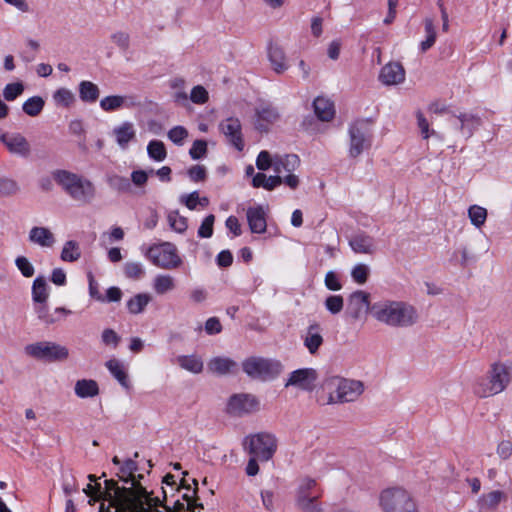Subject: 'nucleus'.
<instances>
[{"instance_id": "obj_19", "label": "nucleus", "mask_w": 512, "mask_h": 512, "mask_svg": "<svg viewBox=\"0 0 512 512\" xmlns=\"http://www.w3.org/2000/svg\"><path fill=\"white\" fill-rule=\"evenodd\" d=\"M450 123L461 132L465 139H469L480 126L481 120L472 113H460L459 115H452Z\"/></svg>"}, {"instance_id": "obj_56", "label": "nucleus", "mask_w": 512, "mask_h": 512, "mask_svg": "<svg viewBox=\"0 0 512 512\" xmlns=\"http://www.w3.org/2000/svg\"><path fill=\"white\" fill-rule=\"evenodd\" d=\"M207 153V143L204 140L194 141L192 147L189 150V154L192 159L198 160L203 158Z\"/></svg>"}, {"instance_id": "obj_7", "label": "nucleus", "mask_w": 512, "mask_h": 512, "mask_svg": "<svg viewBox=\"0 0 512 512\" xmlns=\"http://www.w3.org/2000/svg\"><path fill=\"white\" fill-rule=\"evenodd\" d=\"M145 255L153 265L161 269L174 270L182 265L176 246L170 242L151 246Z\"/></svg>"}, {"instance_id": "obj_49", "label": "nucleus", "mask_w": 512, "mask_h": 512, "mask_svg": "<svg viewBox=\"0 0 512 512\" xmlns=\"http://www.w3.org/2000/svg\"><path fill=\"white\" fill-rule=\"evenodd\" d=\"M53 99L56 104L68 107L75 101V96L69 89L61 88L54 93Z\"/></svg>"}, {"instance_id": "obj_59", "label": "nucleus", "mask_w": 512, "mask_h": 512, "mask_svg": "<svg viewBox=\"0 0 512 512\" xmlns=\"http://www.w3.org/2000/svg\"><path fill=\"white\" fill-rule=\"evenodd\" d=\"M112 42L122 50H127L130 44L129 34L123 31L115 32L111 35Z\"/></svg>"}, {"instance_id": "obj_4", "label": "nucleus", "mask_w": 512, "mask_h": 512, "mask_svg": "<svg viewBox=\"0 0 512 512\" xmlns=\"http://www.w3.org/2000/svg\"><path fill=\"white\" fill-rule=\"evenodd\" d=\"M378 501L382 512H418L412 495L402 487L382 490Z\"/></svg>"}, {"instance_id": "obj_5", "label": "nucleus", "mask_w": 512, "mask_h": 512, "mask_svg": "<svg viewBox=\"0 0 512 512\" xmlns=\"http://www.w3.org/2000/svg\"><path fill=\"white\" fill-rule=\"evenodd\" d=\"M243 371L252 379L270 381L283 371L280 361L262 357H250L242 362Z\"/></svg>"}, {"instance_id": "obj_53", "label": "nucleus", "mask_w": 512, "mask_h": 512, "mask_svg": "<svg viewBox=\"0 0 512 512\" xmlns=\"http://www.w3.org/2000/svg\"><path fill=\"white\" fill-rule=\"evenodd\" d=\"M214 221L215 216L213 214L205 217L198 229V236L201 238H210L213 234Z\"/></svg>"}, {"instance_id": "obj_33", "label": "nucleus", "mask_w": 512, "mask_h": 512, "mask_svg": "<svg viewBox=\"0 0 512 512\" xmlns=\"http://www.w3.org/2000/svg\"><path fill=\"white\" fill-rule=\"evenodd\" d=\"M314 112L321 121H330L335 115L333 103L324 97H317L313 102Z\"/></svg>"}, {"instance_id": "obj_32", "label": "nucleus", "mask_w": 512, "mask_h": 512, "mask_svg": "<svg viewBox=\"0 0 512 512\" xmlns=\"http://www.w3.org/2000/svg\"><path fill=\"white\" fill-rule=\"evenodd\" d=\"M74 392L81 399L93 398L99 394V386L93 379H80L75 383Z\"/></svg>"}, {"instance_id": "obj_47", "label": "nucleus", "mask_w": 512, "mask_h": 512, "mask_svg": "<svg viewBox=\"0 0 512 512\" xmlns=\"http://www.w3.org/2000/svg\"><path fill=\"white\" fill-rule=\"evenodd\" d=\"M169 226L178 233H183L187 229V219L179 214L178 211H170L167 215Z\"/></svg>"}, {"instance_id": "obj_2", "label": "nucleus", "mask_w": 512, "mask_h": 512, "mask_svg": "<svg viewBox=\"0 0 512 512\" xmlns=\"http://www.w3.org/2000/svg\"><path fill=\"white\" fill-rule=\"evenodd\" d=\"M512 381V362H494L490 365L486 377L476 381L473 391L486 398L503 392Z\"/></svg>"}, {"instance_id": "obj_21", "label": "nucleus", "mask_w": 512, "mask_h": 512, "mask_svg": "<svg viewBox=\"0 0 512 512\" xmlns=\"http://www.w3.org/2000/svg\"><path fill=\"white\" fill-rule=\"evenodd\" d=\"M255 127L259 131H267L268 125L274 123L279 118L277 109L270 103H261L256 109Z\"/></svg>"}, {"instance_id": "obj_42", "label": "nucleus", "mask_w": 512, "mask_h": 512, "mask_svg": "<svg viewBox=\"0 0 512 512\" xmlns=\"http://www.w3.org/2000/svg\"><path fill=\"white\" fill-rule=\"evenodd\" d=\"M487 209L479 205H471L468 208V217L476 228H481L487 219Z\"/></svg>"}, {"instance_id": "obj_60", "label": "nucleus", "mask_w": 512, "mask_h": 512, "mask_svg": "<svg viewBox=\"0 0 512 512\" xmlns=\"http://www.w3.org/2000/svg\"><path fill=\"white\" fill-rule=\"evenodd\" d=\"M256 166L259 170L265 171L270 167H273V159L270 153L266 150L261 151L256 159Z\"/></svg>"}, {"instance_id": "obj_39", "label": "nucleus", "mask_w": 512, "mask_h": 512, "mask_svg": "<svg viewBox=\"0 0 512 512\" xmlns=\"http://www.w3.org/2000/svg\"><path fill=\"white\" fill-rule=\"evenodd\" d=\"M150 301H151L150 295H148L146 293H139V294L133 296L127 302L128 311L131 314H140L144 311L145 307L148 305V303Z\"/></svg>"}, {"instance_id": "obj_27", "label": "nucleus", "mask_w": 512, "mask_h": 512, "mask_svg": "<svg viewBox=\"0 0 512 512\" xmlns=\"http://www.w3.org/2000/svg\"><path fill=\"white\" fill-rule=\"evenodd\" d=\"M246 217L252 233L262 234L266 231V214L262 206L249 207Z\"/></svg>"}, {"instance_id": "obj_3", "label": "nucleus", "mask_w": 512, "mask_h": 512, "mask_svg": "<svg viewBox=\"0 0 512 512\" xmlns=\"http://www.w3.org/2000/svg\"><path fill=\"white\" fill-rule=\"evenodd\" d=\"M55 182L78 204H89L95 197L93 183L75 173L57 170L53 173Z\"/></svg>"}, {"instance_id": "obj_1", "label": "nucleus", "mask_w": 512, "mask_h": 512, "mask_svg": "<svg viewBox=\"0 0 512 512\" xmlns=\"http://www.w3.org/2000/svg\"><path fill=\"white\" fill-rule=\"evenodd\" d=\"M372 316L380 323L390 327H409L417 322L415 308L407 302L384 299L371 307Z\"/></svg>"}, {"instance_id": "obj_8", "label": "nucleus", "mask_w": 512, "mask_h": 512, "mask_svg": "<svg viewBox=\"0 0 512 512\" xmlns=\"http://www.w3.org/2000/svg\"><path fill=\"white\" fill-rule=\"evenodd\" d=\"M27 356L44 362L64 361L69 357L67 347L52 341H39L24 347Z\"/></svg>"}, {"instance_id": "obj_34", "label": "nucleus", "mask_w": 512, "mask_h": 512, "mask_svg": "<svg viewBox=\"0 0 512 512\" xmlns=\"http://www.w3.org/2000/svg\"><path fill=\"white\" fill-rule=\"evenodd\" d=\"M152 287L156 294L164 295L176 288V282L171 275L158 274L153 279Z\"/></svg>"}, {"instance_id": "obj_10", "label": "nucleus", "mask_w": 512, "mask_h": 512, "mask_svg": "<svg viewBox=\"0 0 512 512\" xmlns=\"http://www.w3.org/2000/svg\"><path fill=\"white\" fill-rule=\"evenodd\" d=\"M349 149L348 154L351 158H357L363 152L370 149L373 141L369 123L366 121H356L350 125L349 130Z\"/></svg>"}, {"instance_id": "obj_63", "label": "nucleus", "mask_w": 512, "mask_h": 512, "mask_svg": "<svg viewBox=\"0 0 512 512\" xmlns=\"http://www.w3.org/2000/svg\"><path fill=\"white\" fill-rule=\"evenodd\" d=\"M188 175L195 182L203 181L206 178V169L202 165H195L188 170Z\"/></svg>"}, {"instance_id": "obj_15", "label": "nucleus", "mask_w": 512, "mask_h": 512, "mask_svg": "<svg viewBox=\"0 0 512 512\" xmlns=\"http://www.w3.org/2000/svg\"><path fill=\"white\" fill-rule=\"evenodd\" d=\"M318 374L313 368L297 369L290 373L285 387L293 386L301 390L311 391L315 387Z\"/></svg>"}, {"instance_id": "obj_40", "label": "nucleus", "mask_w": 512, "mask_h": 512, "mask_svg": "<svg viewBox=\"0 0 512 512\" xmlns=\"http://www.w3.org/2000/svg\"><path fill=\"white\" fill-rule=\"evenodd\" d=\"M127 99L126 96L121 95L107 96L100 101V107L106 112L116 111L126 106Z\"/></svg>"}, {"instance_id": "obj_22", "label": "nucleus", "mask_w": 512, "mask_h": 512, "mask_svg": "<svg viewBox=\"0 0 512 512\" xmlns=\"http://www.w3.org/2000/svg\"><path fill=\"white\" fill-rule=\"evenodd\" d=\"M379 80L384 85H398L405 80V70L400 63L389 62L382 67Z\"/></svg>"}, {"instance_id": "obj_55", "label": "nucleus", "mask_w": 512, "mask_h": 512, "mask_svg": "<svg viewBox=\"0 0 512 512\" xmlns=\"http://www.w3.org/2000/svg\"><path fill=\"white\" fill-rule=\"evenodd\" d=\"M62 488L65 495L69 496L77 490V482L70 472L62 473Z\"/></svg>"}, {"instance_id": "obj_13", "label": "nucleus", "mask_w": 512, "mask_h": 512, "mask_svg": "<svg viewBox=\"0 0 512 512\" xmlns=\"http://www.w3.org/2000/svg\"><path fill=\"white\" fill-rule=\"evenodd\" d=\"M300 164L299 157L295 154L276 155L273 158V169L276 174L283 177L284 183L291 189H296L299 185V178L292 172L295 171Z\"/></svg>"}, {"instance_id": "obj_16", "label": "nucleus", "mask_w": 512, "mask_h": 512, "mask_svg": "<svg viewBox=\"0 0 512 512\" xmlns=\"http://www.w3.org/2000/svg\"><path fill=\"white\" fill-rule=\"evenodd\" d=\"M0 141L11 154L27 158L31 153L30 143L20 133H3L0 135Z\"/></svg>"}, {"instance_id": "obj_23", "label": "nucleus", "mask_w": 512, "mask_h": 512, "mask_svg": "<svg viewBox=\"0 0 512 512\" xmlns=\"http://www.w3.org/2000/svg\"><path fill=\"white\" fill-rule=\"evenodd\" d=\"M302 339L309 353L312 355L316 354L324 342L321 325L317 322L310 323Z\"/></svg>"}, {"instance_id": "obj_43", "label": "nucleus", "mask_w": 512, "mask_h": 512, "mask_svg": "<svg viewBox=\"0 0 512 512\" xmlns=\"http://www.w3.org/2000/svg\"><path fill=\"white\" fill-rule=\"evenodd\" d=\"M44 105L45 102L42 97L33 96L23 103L22 109L27 115L35 117L41 113V111L44 108Z\"/></svg>"}, {"instance_id": "obj_12", "label": "nucleus", "mask_w": 512, "mask_h": 512, "mask_svg": "<svg viewBox=\"0 0 512 512\" xmlns=\"http://www.w3.org/2000/svg\"><path fill=\"white\" fill-rule=\"evenodd\" d=\"M321 491L314 479L305 478L301 481L298 489L297 505L304 512H322L317 499Z\"/></svg>"}, {"instance_id": "obj_31", "label": "nucleus", "mask_w": 512, "mask_h": 512, "mask_svg": "<svg viewBox=\"0 0 512 512\" xmlns=\"http://www.w3.org/2000/svg\"><path fill=\"white\" fill-rule=\"evenodd\" d=\"M105 365L122 387L125 389H129L131 387L126 367L122 362L117 359H110Z\"/></svg>"}, {"instance_id": "obj_46", "label": "nucleus", "mask_w": 512, "mask_h": 512, "mask_svg": "<svg viewBox=\"0 0 512 512\" xmlns=\"http://www.w3.org/2000/svg\"><path fill=\"white\" fill-rule=\"evenodd\" d=\"M370 274V267L364 263L356 264L351 270V278L359 285H363L367 282Z\"/></svg>"}, {"instance_id": "obj_54", "label": "nucleus", "mask_w": 512, "mask_h": 512, "mask_svg": "<svg viewBox=\"0 0 512 512\" xmlns=\"http://www.w3.org/2000/svg\"><path fill=\"white\" fill-rule=\"evenodd\" d=\"M417 125L421 132L423 139H428L431 135H435L436 132L430 129L428 120L425 118L422 112L416 113Z\"/></svg>"}, {"instance_id": "obj_41", "label": "nucleus", "mask_w": 512, "mask_h": 512, "mask_svg": "<svg viewBox=\"0 0 512 512\" xmlns=\"http://www.w3.org/2000/svg\"><path fill=\"white\" fill-rule=\"evenodd\" d=\"M147 153L156 162L164 161L167 156L166 147L160 140H151L147 146Z\"/></svg>"}, {"instance_id": "obj_26", "label": "nucleus", "mask_w": 512, "mask_h": 512, "mask_svg": "<svg viewBox=\"0 0 512 512\" xmlns=\"http://www.w3.org/2000/svg\"><path fill=\"white\" fill-rule=\"evenodd\" d=\"M112 134L118 146L126 150L129 143L136 139V129L133 123L125 121L114 127Z\"/></svg>"}, {"instance_id": "obj_17", "label": "nucleus", "mask_w": 512, "mask_h": 512, "mask_svg": "<svg viewBox=\"0 0 512 512\" xmlns=\"http://www.w3.org/2000/svg\"><path fill=\"white\" fill-rule=\"evenodd\" d=\"M370 294L363 290H357L348 297L347 312L349 316L358 320L367 311H371Z\"/></svg>"}, {"instance_id": "obj_9", "label": "nucleus", "mask_w": 512, "mask_h": 512, "mask_svg": "<svg viewBox=\"0 0 512 512\" xmlns=\"http://www.w3.org/2000/svg\"><path fill=\"white\" fill-rule=\"evenodd\" d=\"M327 385L335 390L330 393L328 403H345L355 401L364 391L361 381L343 378H331Z\"/></svg>"}, {"instance_id": "obj_28", "label": "nucleus", "mask_w": 512, "mask_h": 512, "mask_svg": "<svg viewBox=\"0 0 512 512\" xmlns=\"http://www.w3.org/2000/svg\"><path fill=\"white\" fill-rule=\"evenodd\" d=\"M34 311L38 317V319L43 322L44 324L50 325L54 324L57 321L61 320V317L68 316L72 313L71 310H68L64 307H57L54 310V314L59 315L58 317H55L53 314L49 312V309L47 307L46 302L42 303H35L34 305Z\"/></svg>"}, {"instance_id": "obj_52", "label": "nucleus", "mask_w": 512, "mask_h": 512, "mask_svg": "<svg viewBox=\"0 0 512 512\" xmlns=\"http://www.w3.org/2000/svg\"><path fill=\"white\" fill-rule=\"evenodd\" d=\"M15 265L21 274L26 278L32 277L35 273L34 266L25 256H18L15 259Z\"/></svg>"}, {"instance_id": "obj_18", "label": "nucleus", "mask_w": 512, "mask_h": 512, "mask_svg": "<svg viewBox=\"0 0 512 512\" xmlns=\"http://www.w3.org/2000/svg\"><path fill=\"white\" fill-rule=\"evenodd\" d=\"M219 129L231 145L238 151L243 150L244 141L241 132V123L238 118L228 117L222 120L219 124Z\"/></svg>"}, {"instance_id": "obj_11", "label": "nucleus", "mask_w": 512, "mask_h": 512, "mask_svg": "<svg viewBox=\"0 0 512 512\" xmlns=\"http://www.w3.org/2000/svg\"><path fill=\"white\" fill-rule=\"evenodd\" d=\"M243 447L251 456L267 461L276 451V439L271 434L259 433L246 437L243 441Z\"/></svg>"}, {"instance_id": "obj_30", "label": "nucleus", "mask_w": 512, "mask_h": 512, "mask_svg": "<svg viewBox=\"0 0 512 512\" xmlns=\"http://www.w3.org/2000/svg\"><path fill=\"white\" fill-rule=\"evenodd\" d=\"M268 58L273 70L278 74L284 73L289 67L284 50L278 45L269 46Z\"/></svg>"}, {"instance_id": "obj_36", "label": "nucleus", "mask_w": 512, "mask_h": 512, "mask_svg": "<svg viewBox=\"0 0 512 512\" xmlns=\"http://www.w3.org/2000/svg\"><path fill=\"white\" fill-rule=\"evenodd\" d=\"M178 365L194 374L201 373L203 370V361L196 355H182L177 358Z\"/></svg>"}, {"instance_id": "obj_37", "label": "nucleus", "mask_w": 512, "mask_h": 512, "mask_svg": "<svg viewBox=\"0 0 512 512\" xmlns=\"http://www.w3.org/2000/svg\"><path fill=\"white\" fill-rule=\"evenodd\" d=\"M49 297L48 285L44 277L39 276L33 281L32 299L34 303L47 302Z\"/></svg>"}, {"instance_id": "obj_62", "label": "nucleus", "mask_w": 512, "mask_h": 512, "mask_svg": "<svg viewBox=\"0 0 512 512\" xmlns=\"http://www.w3.org/2000/svg\"><path fill=\"white\" fill-rule=\"evenodd\" d=\"M102 342L106 345H112L116 347L120 341L118 334L112 329H105L101 335Z\"/></svg>"}, {"instance_id": "obj_50", "label": "nucleus", "mask_w": 512, "mask_h": 512, "mask_svg": "<svg viewBox=\"0 0 512 512\" xmlns=\"http://www.w3.org/2000/svg\"><path fill=\"white\" fill-rule=\"evenodd\" d=\"M24 91V85L21 82L7 84L3 89V96L7 101H14Z\"/></svg>"}, {"instance_id": "obj_25", "label": "nucleus", "mask_w": 512, "mask_h": 512, "mask_svg": "<svg viewBox=\"0 0 512 512\" xmlns=\"http://www.w3.org/2000/svg\"><path fill=\"white\" fill-rule=\"evenodd\" d=\"M351 249L358 254H373L376 251V243L372 236L359 232L349 240Z\"/></svg>"}, {"instance_id": "obj_20", "label": "nucleus", "mask_w": 512, "mask_h": 512, "mask_svg": "<svg viewBox=\"0 0 512 512\" xmlns=\"http://www.w3.org/2000/svg\"><path fill=\"white\" fill-rule=\"evenodd\" d=\"M207 370L216 376H227L237 372L238 364L229 357L217 356L208 361Z\"/></svg>"}, {"instance_id": "obj_24", "label": "nucleus", "mask_w": 512, "mask_h": 512, "mask_svg": "<svg viewBox=\"0 0 512 512\" xmlns=\"http://www.w3.org/2000/svg\"><path fill=\"white\" fill-rule=\"evenodd\" d=\"M28 240L41 248H52L56 243L53 232L44 226H34L30 229Z\"/></svg>"}, {"instance_id": "obj_35", "label": "nucleus", "mask_w": 512, "mask_h": 512, "mask_svg": "<svg viewBox=\"0 0 512 512\" xmlns=\"http://www.w3.org/2000/svg\"><path fill=\"white\" fill-rule=\"evenodd\" d=\"M100 95L99 87L91 81L84 80L79 84V97L83 102L94 103Z\"/></svg>"}, {"instance_id": "obj_51", "label": "nucleus", "mask_w": 512, "mask_h": 512, "mask_svg": "<svg viewBox=\"0 0 512 512\" xmlns=\"http://www.w3.org/2000/svg\"><path fill=\"white\" fill-rule=\"evenodd\" d=\"M168 138L176 145L182 146L184 140L188 137V131L183 126H175L168 131Z\"/></svg>"}, {"instance_id": "obj_29", "label": "nucleus", "mask_w": 512, "mask_h": 512, "mask_svg": "<svg viewBox=\"0 0 512 512\" xmlns=\"http://www.w3.org/2000/svg\"><path fill=\"white\" fill-rule=\"evenodd\" d=\"M193 484L195 487L191 489L189 485L185 484L184 480L181 481V486L187 491H191L192 494L190 495L188 492L184 493L182 495L183 501L176 500L172 509L165 507L168 512H190L192 507H194V497L196 495V488L198 485L195 479H193Z\"/></svg>"}, {"instance_id": "obj_38", "label": "nucleus", "mask_w": 512, "mask_h": 512, "mask_svg": "<svg viewBox=\"0 0 512 512\" xmlns=\"http://www.w3.org/2000/svg\"><path fill=\"white\" fill-rule=\"evenodd\" d=\"M81 257V249L78 242L74 240L66 241L63 245L60 258L64 262H75Z\"/></svg>"}, {"instance_id": "obj_48", "label": "nucleus", "mask_w": 512, "mask_h": 512, "mask_svg": "<svg viewBox=\"0 0 512 512\" xmlns=\"http://www.w3.org/2000/svg\"><path fill=\"white\" fill-rule=\"evenodd\" d=\"M324 306L332 315H337L343 310L344 299L341 295H330L325 299Z\"/></svg>"}, {"instance_id": "obj_64", "label": "nucleus", "mask_w": 512, "mask_h": 512, "mask_svg": "<svg viewBox=\"0 0 512 512\" xmlns=\"http://www.w3.org/2000/svg\"><path fill=\"white\" fill-rule=\"evenodd\" d=\"M205 331L209 335L218 334L222 331V325L217 317L209 318L205 323Z\"/></svg>"}, {"instance_id": "obj_57", "label": "nucleus", "mask_w": 512, "mask_h": 512, "mask_svg": "<svg viewBox=\"0 0 512 512\" xmlns=\"http://www.w3.org/2000/svg\"><path fill=\"white\" fill-rule=\"evenodd\" d=\"M190 100L195 104L206 103L208 101L207 90L201 85H197V86L193 87L191 94H190Z\"/></svg>"}, {"instance_id": "obj_6", "label": "nucleus", "mask_w": 512, "mask_h": 512, "mask_svg": "<svg viewBox=\"0 0 512 512\" xmlns=\"http://www.w3.org/2000/svg\"><path fill=\"white\" fill-rule=\"evenodd\" d=\"M137 463L132 460V459H128L126 460L122 466L120 467V472H119V478L126 484H130V487H119L118 486V483L113 480V479H109V480H105L104 484H105V487H104V494H105V499L106 501L109 502V507H113L114 508V511L117 509V504L115 503L114 500H116V492H118V490H136V488H139V487H143L139 480L136 479V476H135V472L137 471Z\"/></svg>"}, {"instance_id": "obj_45", "label": "nucleus", "mask_w": 512, "mask_h": 512, "mask_svg": "<svg viewBox=\"0 0 512 512\" xmlns=\"http://www.w3.org/2000/svg\"><path fill=\"white\" fill-rule=\"evenodd\" d=\"M425 32H426V39L420 43V48L423 52L430 49L435 41H436V29L433 23V20L430 18H427L425 20Z\"/></svg>"}, {"instance_id": "obj_44", "label": "nucleus", "mask_w": 512, "mask_h": 512, "mask_svg": "<svg viewBox=\"0 0 512 512\" xmlns=\"http://www.w3.org/2000/svg\"><path fill=\"white\" fill-rule=\"evenodd\" d=\"M124 275L132 280H140L145 276V267L141 262L128 261L123 267Z\"/></svg>"}, {"instance_id": "obj_14", "label": "nucleus", "mask_w": 512, "mask_h": 512, "mask_svg": "<svg viewBox=\"0 0 512 512\" xmlns=\"http://www.w3.org/2000/svg\"><path fill=\"white\" fill-rule=\"evenodd\" d=\"M259 409V400L251 394H235L230 397L227 410L230 414L242 416L256 412Z\"/></svg>"}, {"instance_id": "obj_58", "label": "nucleus", "mask_w": 512, "mask_h": 512, "mask_svg": "<svg viewBox=\"0 0 512 512\" xmlns=\"http://www.w3.org/2000/svg\"><path fill=\"white\" fill-rule=\"evenodd\" d=\"M324 283L326 288L331 291H339L342 289L339 276L334 271H329L326 273Z\"/></svg>"}, {"instance_id": "obj_61", "label": "nucleus", "mask_w": 512, "mask_h": 512, "mask_svg": "<svg viewBox=\"0 0 512 512\" xmlns=\"http://www.w3.org/2000/svg\"><path fill=\"white\" fill-rule=\"evenodd\" d=\"M496 452L501 459H509L512 456V441L502 440L501 442H499V444L497 445Z\"/></svg>"}]
</instances>
